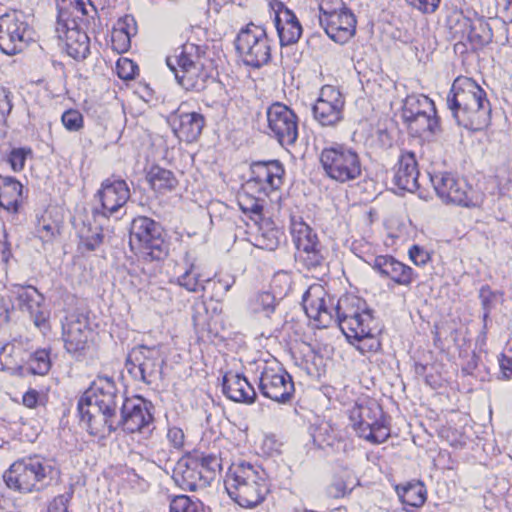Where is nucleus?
<instances>
[{"label":"nucleus","mask_w":512,"mask_h":512,"mask_svg":"<svg viewBox=\"0 0 512 512\" xmlns=\"http://www.w3.org/2000/svg\"><path fill=\"white\" fill-rule=\"evenodd\" d=\"M302 305L317 328H327L336 323L345 336L364 335L368 326L375 324L373 312L363 299L346 295L335 300L321 285L308 288Z\"/></svg>","instance_id":"1"},{"label":"nucleus","mask_w":512,"mask_h":512,"mask_svg":"<svg viewBox=\"0 0 512 512\" xmlns=\"http://www.w3.org/2000/svg\"><path fill=\"white\" fill-rule=\"evenodd\" d=\"M125 399L114 381L108 377H98L77 404L80 421L89 434L105 438L115 431L118 406Z\"/></svg>","instance_id":"2"},{"label":"nucleus","mask_w":512,"mask_h":512,"mask_svg":"<svg viewBox=\"0 0 512 512\" xmlns=\"http://www.w3.org/2000/svg\"><path fill=\"white\" fill-rule=\"evenodd\" d=\"M447 107L456 123L481 130L491 121V104L486 91L472 78L457 77L447 96Z\"/></svg>","instance_id":"3"},{"label":"nucleus","mask_w":512,"mask_h":512,"mask_svg":"<svg viewBox=\"0 0 512 512\" xmlns=\"http://www.w3.org/2000/svg\"><path fill=\"white\" fill-rule=\"evenodd\" d=\"M224 484L229 497L244 508L258 506L270 492L265 469L246 461L230 465Z\"/></svg>","instance_id":"4"},{"label":"nucleus","mask_w":512,"mask_h":512,"mask_svg":"<svg viewBox=\"0 0 512 512\" xmlns=\"http://www.w3.org/2000/svg\"><path fill=\"white\" fill-rule=\"evenodd\" d=\"M205 50L194 43H184L166 57L168 68L174 73L177 83L186 91L201 92L211 79L204 64Z\"/></svg>","instance_id":"5"},{"label":"nucleus","mask_w":512,"mask_h":512,"mask_svg":"<svg viewBox=\"0 0 512 512\" xmlns=\"http://www.w3.org/2000/svg\"><path fill=\"white\" fill-rule=\"evenodd\" d=\"M319 162L324 175L338 184L357 181L363 173L359 152L345 143L327 144L319 154Z\"/></svg>","instance_id":"6"},{"label":"nucleus","mask_w":512,"mask_h":512,"mask_svg":"<svg viewBox=\"0 0 512 512\" xmlns=\"http://www.w3.org/2000/svg\"><path fill=\"white\" fill-rule=\"evenodd\" d=\"M129 245L143 261H162L169 254L160 223L146 216L135 217L130 226Z\"/></svg>","instance_id":"7"},{"label":"nucleus","mask_w":512,"mask_h":512,"mask_svg":"<svg viewBox=\"0 0 512 512\" xmlns=\"http://www.w3.org/2000/svg\"><path fill=\"white\" fill-rule=\"evenodd\" d=\"M58 473L48 460L33 456L15 461L4 472L3 479L9 489L28 493L39 490L47 479H53Z\"/></svg>","instance_id":"8"},{"label":"nucleus","mask_w":512,"mask_h":512,"mask_svg":"<svg viewBox=\"0 0 512 512\" xmlns=\"http://www.w3.org/2000/svg\"><path fill=\"white\" fill-rule=\"evenodd\" d=\"M349 420L355 433L371 444H381L390 437L388 417L375 400H358L349 410Z\"/></svg>","instance_id":"9"},{"label":"nucleus","mask_w":512,"mask_h":512,"mask_svg":"<svg viewBox=\"0 0 512 512\" xmlns=\"http://www.w3.org/2000/svg\"><path fill=\"white\" fill-rule=\"evenodd\" d=\"M235 47L242 63L253 69L267 65L272 58V40L261 25L248 23L235 39Z\"/></svg>","instance_id":"10"},{"label":"nucleus","mask_w":512,"mask_h":512,"mask_svg":"<svg viewBox=\"0 0 512 512\" xmlns=\"http://www.w3.org/2000/svg\"><path fill=\"white\" fill-rule=\"evenodd\" d=\"M430 181L438 197L445 203L463 207H478L484 201V194L474 189L463 178L449 172H438L430 175Z\"/></svg>","instance_id":"11"},{"label":"nucleus","mask_w":512,"mask_h":512,"mask_svg":"<svg viewBox=\"0 0 512 512\" xmlns=\"http://www.w3.org/2000/svg\"><path fill=\"white\" fill-rule=\"evenodd\" d=\"M291 236L296 247L297 261L307 270H314L324 265L327 249L321 243L317 233L301 218L291 219Z\"/></svg>","instance_id":"12"},{"label":"nucleus","mask_w":512,"mask_h":512,"mask_svg":"<svg viewBox=\"0 0 512 512\" xmlns=\"http://www.w3.org/2000/svg\"><path fill=\"white\" fill-rule=\"evenodd\" d=\"M130 196V188L125 180L116 177L105 179L94 195L93 218L119 219Z\"/></svg>","instance_id":"13"},{"label":"nucleus","mask_w":512,"mask_h":512,"mask_svg":"<svg viewBox=\"0 0 512 512\" xmlns=\"http://www.w3.org/2000/svg\"><path fill=\"white\" fill-rule=\"evenodd\" d=\"M259 392L279 404H291L295 395L292 376L278 362H265L258 377Z\"/></svg>","instance_id":"14"},{"label":"nucleus","mask_w":512,"mask_h":512,"mask_svg":"<svg viewBox=\"0 0 512 512\" xmlns=\"http://www.w3.org/2000/svg\"><path fill=\"white\" fill-rule=\"evenodd\" d=\"M164 363L160 346L138 345L128 353L125 369L134 381L150 384L160 377Z\"/></svg>","instance_id":"15"},{"label":"nucleus","mask_w":512,"mask_h":512,"mask_svg":"<svg viewBox=\"0 0 512 512\" xmlns=\"http://www.w3.org/2000/svg\"><path fill=\"white\" fill-rule=\"evenodd\" d=\"M33 40V30L24 13L14 11L0 17V50L6 55L22 52Z\"/></svg>","instance_id":"16"},{"label":"nucleus","mask_w":512,"mask_h":512,"mask_svg":"<svg viewBox=\"0 0 512 512\" xmlns=\"http://www.w3.org/2000/svg\"><path fill=\"white\" fill-rule=\"evenodd\" d=\"M267 134L282 147L295 145L298 135V116L287 105L281 102L271 104L266 110Z\"/></svg>","instance_id":"17"},{"label":"nucleus","mask_w":512,"mask_h":512,"mask_svg":"<svg viewBox=\"0 0 512 512\" xmlns=\"http://www.w3.org/2000/svg\"><path fill=\"white\" fill-rule=\"evenodd\" d=\"M118 427L127 433L151 435L155 425L149 403L142 397L126 398L120 408V418L117 417L116 429Z\"/></svg>","instance_id":"18"},{"label":"nucleus","mask_w":512,"mask_h":512,"mask_svg":"<svg viewBox=\"0 0 512 512\" xmlns=\"http://www.w3.org/2000/svg\"><path fill=\"white\" fill-rule=\"evenodd\" d=\"M93 329L86 315L73 312L62 321L61 338L65 350L74 357L82 356L93 341Z\"/></svg>","instance_id":"19"},{"label":"nucleus","mask_w":512,"mask_h":512,"mask_svg":"<svg viewBox=\"0 0 512 512\" xmlns=\"http://www.w3.org/2000/svg\"><path fill=\"white\" fill-rule=\"evenodd\" d=\"M284 167L278 160L259 161L251 165V176L245 182L247 190H257V194L265 195L278 201V190L283 184Z\"/></svg>","instance_id":"20"},{"label":"nucleus","mask_w":512,"mask_h":512,"mask_svg":"<svg viewBox=\"0 0 512 512\" xmlns=\"http://www.w3.org/2000/svg\"><path fill=\"white\" fill-rule=\"evenodd\" d=\"M18 307L27 312L34 325L44 334L50 331L51 311L45 303V297L34 286H19L15 291Z\"/></svg>","instance_id":"21"},{"label":"nucleus","mask_w":512,"mask_h":512,"mask_svg":"<svg viewBox=\"0 0 512 512\" xmlns=\"http://www.w3.org/2000/svg\"><path fill=\"white\" fill-rule=\"evenodd\" d=\"M344 98L334 86L321 88L312 107L314 119L323 127H334L343 119Z\"/></svg>","instance_id":"22"},{"label":"nucleus","mask_w":512,"mask_h":512,"mask_svg":"<svg viewBox=\"0 0 512 512\" xmlns=\"http://www.w3.org/2000/svg\"><path fill=\"white\" fill-rule=\"evenodd\" d=\"M364 261L381 278L391 280L395 285L408 287L416 278L414 270L391 255H368Z\"/></svg>","instance_id":"23"},{"label":"nucleus","mask_w":512,"mask_h":512,"mask_svg":"<svg viewBox=\"0 0 512 512\" xmlns=\"http://www.w3.org/2000/svg\"><path fill=\"white\" fill-rule=\"evenodd\" d=\"M269 6L280 45L288 46L297 43L302 35L303 28L294 11L278 0H272Z\"/></svg>","instance_id":"24"},{"label":"nucleus","mask_w":512,"mask_h":512,"mask_svg":"<svg viewBox=\"0 0 512 512\" xmlns=\"http://www.w3.org/2000/svg\"><path fill=\"white\" fill-rule=\"evenodd\" d=\"M319 23L333 41L343 44L353 37L356 31V17L348 8L319 16Z\"/></svg>","instance_id":"25"},{"label":"nucleus","mask_w":512,"mask_h":512,"mask_svg":"<svg viewBox=\"0 0 512 512\" xmlns=\"http://www.w3.org/2000/svg\"><path fill=\"white\" fill-rule=\"evenodd\" d=\"M169 282L190 293H199L206 290L205 280H201L198 259L194 253L185 252L181 262L177 263L176 271Z\"/></svg>","instance_id":"26"},{"label":"nucleus","mask_w":512,"mask_h":512,"mask_svg":"<svg viewBox=\"0 0 512 512\" xmlns=\"http://www.w3.org/2000/svg\"><path fill=\"white\" fill-rule=\"evenodd\" d=\"M199 465L197 457L193 455L181 457L173 468L172 478L175 484L188 491L207 487V476L202 474Z\"/></svg>","instance_id":"27"},{"label":"nucleus","mask_w":512,"mask_h":512,"mask_svg":"<svg viewBox=\"0 0 512 512\" xmlns=\"http://www.w3.org/2000/svg\"><path fill=\"white\" fill-rule=\"evenodd\" d=\"M168 123L179 140L192 143L200 137L205 118L198 112L186 113L177 109L168 117Z\"/></svg>","instance_id":"28"},{"label":"nucleus","mask_w":512,"mask_h":512,"mask_svg":"<svg viewBox=\"0 0 512 512\" xmlns=\"http://www.w3.org/2000/svg\"><path fill=\"white\" fill-rule=\"evenodd\" d=\"M59 39L64 40L65 50L73 59L84 60L90 53V39L80 25L61 24L56 26Z\"/></svg>","instance_id":"29"},{"label":"nucleus","mask_w":512,"mask_h":512,"mask_svg":"<svg viewBox=\"0 0 512 512\" xmlns=\"http://www.w3.org/2000/svg\"><path fill=\"white\" fill-rule=\"evenodd\" d=\"M418 178L419 169L415 154L411 151L401 153L395 167L393 183L400 190L413 193L420 188Z\"/></svg>","instance_id":"30"},{"label":"nucleus","mask_w":512,"mask_h":512,"mask_svg":"<svg viewBox=\"0 0 512 512\" xmlns=\"http://www.w3.org/2000/svg\"><path fill=\"white\" fill-rule=\"evenodd\" d=\"M223 393L232 401L251 404L255 401L256 391L241 374L226 373L223 377Z\"/></svg>","instance_id":"31"},{"label":"nucleus","mask_w":512,"mask_h":512,"mask_svg":"<svg viewBox=\"0 0 512 512\" xmlns=\"http://www.w3.org/2000/svg\"><path fill=\"white\" fill-rule=\"evenodd\" d=\"M89 7L93 8L89 0H61L58 3L56 26H61V24L82 26L85 24Z\"/></svg>","instance_id":"32"},{"label":"nucleus","mask_w":512,"mask_h":512,"mask_svg":"<svg viewBox=\"0 0 512 512\" xmlns=\"http://www.w3.org/2000/svg\"><path fill=\"white\" fill-rule=\"evenodd\" d=\"M256 223L258 229L254 235V246L268 251L276 250L284 238L283 230L268 218H261Z\"/></svg>","instance_id":"33"},{"label":"nucleus","mask_w":512,"mask_h":512,"mask_svg":"<svg viewBox=\"0 0 512 512\" xmlns=\"http://www.w3.org/2000/svg\"><path fill=\"white\" fill-rule=\"evenodd\" d=\"M28 342L23 339H13L0 348V364L3 369L21 368L28 356Z\"/></svg>","instance_id":"34"},{"label":"nucleus","mask_w":512,"mask_h":512,"mask_svg":"<svg viewBox=\"0 0 512 512\" xmlns=\"http://www.w3.org/2000/svg\"><path fill=\"white\" fill-rule=\"evenodd\" d=\"M23 200V185L14 177L0 176V207L17 212Z\"/></svg>","instance_id":"35"},{"label":"nucleus","mask_w":512,"mask_h":512,"mask_svg":"<svg viewBox=\"0 0 512 512\" xmlns=\"http://www.w3.org/2000/svg\"><path fill=\"white\" fill-rule=\"evenodd\" d=\"M267 198L265 195L257 194L256 189L248 191L247 183H244L237 200L241 211L248 214L255 222H258L259 219L263 218V209Z\"/></svg>","instance_id":"36"},{"label":"nucleus","mask_w":512,"mask_h":512,"mask_svg":"<svg viewBox=\"0 0 512 512\" xmlns=\"http://www.w3.org/2000/svg\"><path fill=\"white\" fill-rule=\"evenodd\" d=\"M409 132L414 136L427 137L441 132L440 119L437 115L435 105L430 113L418 115L406 122Z\"/></svg>","instance_id":"37"},{"label":"nucleus","mask_w":512,"mask_h":512,"mask_svg":"<svg viewBox=\"0 0 512 512\" xmlns=\"http://www.w3.org/2000/svg\"><path fill=\"white\" fill-rule=\"evenodd\" d=\"M61 217L56 209H46L38 218L37 234L43 242L52 241L60 234Z\"/></svg>","instance_id":"38"},{"label":"nucleus","mask_w":512,"mask_h":512,"mask_svg":"<svg viewBox=\"0 0 512 512\" xmlns=\"http://www.w3.org/2000/svg\"><path fill=\"white\" fill-rule=\"evenodd\" d=\"M433 105H435L434 102L425 95H408L403 101L402 118L406 123L418 115L430 113Z\"/></svg>","instance_id":"39"},{"label":"nucleus","mask_w":512,"mask_h":512,"mask_svg":"<svg viewBox=\"0 0 512 512\" xmlns=\"http://www.w3.org/2000/svg\"><path fill=\"white\" fill-rule=\"evenodd\" d=\"M147 180L152 189L158 191L159 193L172 191L178 185V180L174 174L170 170L159 166H153L150 168L147 174Z\"/></svg>","instance_id":"40"},{"label":"nucleus","mask_w":512,"mask_h":512,"mask_svg":"<svg viewBox=\"0 0 512 512\" xmlns=\"http://www.w3.org/2000/svg\"><path fill=\"white\" fill-rule=\"evenodd\" d=\"M50 353V348L37 349L32 353L28 352L26 360L28 370L34 375H46L52 366Z\"/></svg>","instance_id":"41"},{"label":"nucleus","mask_w":512,"mask_h":512,"mask_svg":"<svg viewBox=\"0 0 512 512\" xmlns=\"http://www.w3.org/2000/svg\"><path fill=\"white\" fill-rule=\"evenodd\" d=\"M249 308L255 314L270 317L276 308V298L270 292H259L250 299Z\"/></svg>","instance_id":"42"},{"label":"nucleus","mask_w":512,"mask_h":512,"mask_svg":"<svg viewBox=\"0 0 512 512\" xmlns=\"http://www.w3.org/2000/svg\"><path fill=\"white\" fill-rule=\"evenodd\" d=\"M197 457L199 468L204 476H207V482H210L215 478L216 473L222 470V459L215 454H204L193 455Z\"/></svg>","instance_id":"43"},{"label":"nucleus","mask_w":512,"mask_h":512,"mask_svg":"<svg viewBox=\"0 0 512 512\" xmlns=\"http://www.w3.org/2000/svg\"><path fill=\"white\" fill-rule=\"evenodd\" d=\"M374 330H376L375 324L368 326V332L364 333V335H356V336H346L349 340L354 339L358 342L357 349L362 353H371L377 352L381 343L378 337L374 334Z\"/></svg>","instance_id":"44"},{"label":"nucleus","mask_w":512,"mask_h":512,"mask_svg":"<svg viewBox=\"0 0 512 512\" xmlns=\"http://www.w3.org/2000/svg\"><path fill=\"white\" fill-rule=\"evenodd\" d=\"M235 283V277L231 274H219L213 279L205 280L206 288L212 286L213 294L211 298L220 299L224 296Z\"/></svg>","instance_id":"45"},{"label":"nucleus","mask_w":512,"mask_h":512,"mask_svg":"<svg viewBox=\"0 0 512 512\" xmlns=\"http://www.w3.org/2000/svg\"><path fill=\"white\" fill-rule=\"evenodd\" d=\"M170 512H204V506L198 499L186 495L174 497L170 502Z\"/></svg>","instance_id":"46"},{"label":"nucleus","mask_w":512,"mask_h":512,"mask_svg":"<svg viewBox=\"0 0 512 512\" xmlns=\"http://www.w3.org/2000/svg\"><path fill=\"white\" fill-rule=\"evenodd\" d=\"M400 496L405 504L413 507H419L423 505L426 500L424 487L419 484H409L408 486L404 487Z\"/></svg>","instance_id":"47"},{"label":"nucleus","mask_w":512,"mask_h":512,"mask_svg":"<svg viewBox=\"0 0 512 512\" xmlns=\"http://www.w3.org/2000/svg\"><path fill=\"white\" fill-rule=\"evenodd\" d=\"M353 477L347 473L346 479L336 478L327 488V494L332 498H341L350 493L354 487Z\"/></svg>","instance_id":"48"},{"label":"nucleus","mask_w":512,"mask_h":512,"mask_svg":"<svg viewBox=\"0 0 512 512\" xmlns=\"http://www.w3.org/2000/svg\"><path fill=\"white\" fill-rule=\"evenodd\" d=\"M172 450L161 441L152 440L148 446V455L158 466L166 464L171 458Z\"/></svg>","instance_id":"49"},{"label":"nucleus","mask_w":512,"mask_h":512,"mask_svg":"<svg viewBox=\"0 0 512 512\" xmlns=\"http://www.w3.org/2000/svg\"><path fill=\"white\" fill-rule=\"evenodd\" d=\"M32 154L30 148L19 147L13 148L7 155V162L14 172L23 170L28 155Z\"/></svg>","instance_id":"50"},{"label":"nucleus","mask_w":512,"mask_h":512,"mask_svg":"<svg viewBox=\"0 0 512 512\" xmlns=\"http://www.w3.org/2000/svg\"><path fill=\"white\" fill-rule=\"evenodd\" d=\"M64 127L71 132L79 131L84 124L83 115L76 109L66 110L61 117Z\"/></svg>","instance_id":"51"},{"label":"nucleus","mask_w":512,"mask_h":512,"mask_svg":"<svg viewBox=\"0 0 512 512\" xmlns=\"http://www.w3.org/2000/svg\"><path fill=\"white\" fill-rule=\"evenodd\" d=\"M116 73L122 80H132L138 72V66L129 58H119L116 62Z\"/></svg>","instance_id":"52"},{"label":"nucleus","mask_w":512,"mask_h":512,"mask_svg":"<svg viewBox=\"0 0 512 512\" xmlns=\"http://www.w3.org/2000/svg\"><path fill=\"white\" fill-rule=\"evenodd\" d=\"M131 36L121 32L119 29L112 30L111 33V45L113 50L118 53H124L129 50L131 46Z\"/></svg>","instance_id":"53"},{"label":"nucleus","mask_w":512,"mask_h":512,"mask_svg":"<svg viewBox=\"0 0 512 512\" xmlns=\"http://www.w3.org/2000/svg\"><path fill=\"white\" fill-rule=\"evenodd\" d=\"M13 109V93L0 86V122L5 121Z\"/></svg>","instance_id":"54"},{"label":"nucleus","mask_w":512,"mask_h":512,"mask_svg":"<svg viewBox=\"0 0 512 512\" xmlns=\"http://www.w3.org/2000/svg\"><path fill=\"white\" fill-rule=\"evenodd\" d=\"M496 295L497 293L494 292L488 285H484L480 288L479 298L484 309L485 318L488 317L492 307L494 306Z\"/></svg>","instance_id":"55"},{"label":"nucleus","mask_w":512,"mask_h":512,"mask_svg":"<svg viewBox=\"0 0 512 512\" xmlns=\"http://www.w3.org/2000/svg\"><path fill=\"white\" fill-rule=\"evenodd\" d=\"M406 2L422 14H432L439 8L441 0H406Z\"/></svg>","instance_id":"56"},{"label":"nucleus","mask_w":512,"mask_h":512,"mask_svg":"<svg viewBox=\"0 0 512 512\" xmlns=\"http://www.w3.org/2000/svg\"><path fill=\"white\" fill-rule=\"evenodd\" d=\"M73 496V490L56 496L48 507V512H68V504Z\"/></svg>","instance_id":"57"},{"label":"nucleus","mask_w":512,"mask_h":512,"mask_svg":"<svg viewBox=\"0 0 512 512\" xmlns=\"http://www.w3.org/2000/svg\"><path fill=\"white\" fill-rule=\"evenodd\" d=\"M80 237L84 247L89 251H93L102 244L104 235L102 229L96 228V230L91 233H82Z\"/></svg>","instance_id":"58"},{"label":"nucleus","mask_w":512,"mask_h":512,"mask_svg":"<svg viewBox=\"0 0 512 512\" xmlns=\"http://www.w3.org/2000/svg\"><path fill=\"white\" fill-rule=\"evenodd\" d=\"M46 395L40 393L35 389H29L22 397L23 404L28 408H36L37 406L44 405L46 403Z\"/></svg>","instance_id":"59"},{"label":"nucleus","mask_w":512,"mask_h":512,"mask_svg":"<svg viewBox=\"0 0 512 512\" xmlns=\"http://www.w3.org/2000/svg\"><path fill=\"white\" fill-rule=\"evenodd\" d=\"M167 439L173 449L181 450L184 446L185 435L181 428L173 426L167 431Z\"/></svg>","instance_id":"60"},{"label":"nucleus","mask_w":512,"mask_h":512,"mask_svg":"<svg viewBox=\"0 0 512 512\" xmlns=\"http://www.w3.org/2000/svg\"><path fill=\"white\" fill-rule=\"evenodd\" d=\"M114 29H119L121 32H125V34L133 37L137 33V24L133 16L125 15L117 21Z\"/></svg>","instance_id":"61"},{"label":"nucleus","mask_w":512,"mask_h":512,"mask_svg":"<svg viewBox=\"0 0 512 512\" xmlns=\"http://www.w3.org/2000/svg\"><path fill=\"white\" fill-rule=\"evenodd\" d=\"M409 258L417 266H423L430 260L429 253L418 245H413L409 249Z\"/></svg>","instance_id":"62"},{"label":"nucleus","mask_w":512,"mask_h":512,"mask_svg":"<svg viewBox=\"0 0 512 512\" xmlns=\"http://www.w3.org/2000/svg\"><path fill=\"white\" fill-rule=\"evenodd\" d=\"M314 443L320 448L333 446L335 436L330 434L327 427H320L313 436Z\"/></svg>","instance_id":"63"},{"label":"nucleus","mask_w":512,"mask_h":512,"mask_svg":"<svg viewBox=\"0 0 512 512\" xmlns=\"http://www.w3.org/2000/svg\"><path fill=\"white\" fill-rule=\"evenodd\" d=\"M5 233L0 234V274L6 272L7 263L11 257L9 244Z\"/></svg>","instance_id":"64"}]
</instances>
